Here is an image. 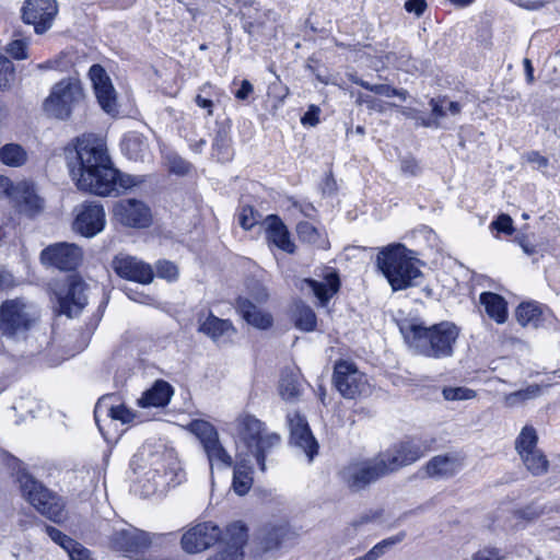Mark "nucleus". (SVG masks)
Listing matches in <instances>:
<instances>
[{
  "mask_svg": "<svg viewBox=\"0 0 560 560\" xmlns=\"http://www.w3.org/2000/svg\"><path fill=\"white\" fill-rule=\"evenodd\" d=\"M298 538V533L285 521H271L261 525L255 533L250 555L255 559H262L269 553L288 546Z\"/></svg>",
  "mask_w": 560,
  "mask_h": 560,
  "instance_id": "1a4fd4ad",
  "label": "nucleus"
},
{
  "mask_svg": "<svg viewBox=\"0 0 560 560\" xmlns=\"http://www.w3.org/2000/svg\"><path fill=\"white\" fill-rule=\"evenodd\" d=\"M84 98L81 81L73 77L65 78L52 85L43 109L49 117L66 120L83 104Z\"/></svg>",
  "mask_w": 560,
  "mask_h": 560,
  "instance_id": "0eeeda50",
  "label": "nucleus"
},
{
  "mask_svg": "<svg viewBox=\"0 0 560 560\" xmlns=\"http://www.w3.org/2000/svg\"><path fill=\"white\" fill-rule=\"evenodd\" d=\"M295 327L303 331H313L316 328L317 318L311 306L296 303L293 312Z\"/></svg>",
  "mask_w": 560,
  "mask_h": 560,
  "instance_id": "4c0bfd02",
  "label": "nucleus"
},
{
  "mask_svg": "<svg viewBox=\"0 0 560 560\" xmlns=\"http://www.w3.org/2000/svg\"><path fill=\"white\" fill-rule=\"evenodd\" d=\"M527 161L533 164L534 168L542 173H545L549 165L548 159L535 151L527 154Z\"/></svg>",
  "mask_w": 560,
  "mask_h": 560,
  "instance_id": "0e129e2a",
  "label": "nucleus"
},
{
  "mask_svg": "<svg viewBox=\"0 0 560 560\" xmlns=\"http://www.w3.org/2000/svg\"><path fill=\"white\" fill-rule=\"evenodd\" d=\"M500 550L497 548H482L471 556V560H502Z\"/></svg>",
  "mask_w": 560,
  "mask_h": 560,
  "instance_id": "bf43d9fd",
  "label": "nucleus"
},
{
  "mask_svg": "<svg viewBox=\"0 0 560 560\" xmlns=\"http://www.w3.org/2000/svg\"><path fill=\"white\" fill-rule=\"evenodd\" d=\"M517 322L522 326L538 327L541 323L542 311L535 302H526L518 305L515 312Z\"/></svg>",
  "mask_w": 560,
  "mask_h": 560,
  "instance_id": "c9c22d12",
  "label": "nucleus"
},
{
  "mask_svg": "<svg viewBox=\"0 0 560 560\" xmlns=\"http://www.w3.org/2000/svg\"><path fill=\"white\" fill-rule=\"evenodd\" d=\"M380 517V514L377 512L373 513H364L357 518H354L346 528H345V535L348 538H353L361 526L369 524Z\"/></svg>",
  "mask_w": 560,
  "mask_h": 560,
  "instance_id": "a18cd8bd",
  "label": "nucleus"
},
{
  "mask_svg": "<svg viewBox=\"0 0 560 560\" xmlns=\"http://www.w3.org/2000/svg\"><path fill=\"white\" fill-rule=\"evenodd\" d=\"M0 161L10 167H20L27 161L26 151L16 143H8L0 148Z\"/></svg>",
  "mask_w": 560,
  "mask_h": 560,
  "instance_id": "58836bf2",
  "label": "nucleus"
},
{
  "mask_svg": "<svg viewBox=\"0 0 560 560\" xmlns=\"http://www.w3.org/2000/svg\"><path fill=\"white\" fill-rule=\"evenodd\" d=\"M236 308L242 317L252 326L259 329H267L272 324V317L261 312L257 305L247 298H238Z\"/></svg>",
  "mask_w": 560,
  "mask_h": 560,
  "instance_id": "cd10ccee",
  "label": "nucleus"
},
{
  "mask_svg": "<svg viewBox=\"0 0 560 560\" xmlns=\"http://www.w3.org/2000/svg\"><path fill=\"white\" fill-rule=\"evenodd\" d=\"M170 170L175 174L185 175L189 172L190 164L179 156H174L170 160Z\"/></svg>",
  "mask_w": 560,
  "mask_h": 560,
  "instance_id": "e2e57ef3",
  "label": "nucleus"
},
{
  "mask_svg": "<svg viewBox=\"0 0 560 560\" xmlns=\"http://www.w3.org/2000/svg\"><path fill=\"white\" fill-rule=\"evenodd\" d=\"M11 203L27 215H34L43 209V199L36 194L34 186L25 180L18 182Z\"/></svg>",
  "mask_w": 560,
  "mask_h": 560,
  "instance_id": "393cba45",
  "label": "nucleus"
},
{
  "mask_svg": "<svg viewBox=\"0 0 560 560\" xmlns=\"http://www.w3.org/2000/svg\"><path fill=\"white\" fill-rule=\"evenodd\" d=\"M98 104L107 114L117 113L116 92L104 68L93 65L89 71Z\"/></svg>",
  "mask_w": 560,
  "mask_h": 560,
  "instance_id": "aec40b11",
  "label": "nucleus"
},
{
  "mask_svg": "<svg viewBox=\"0 0 560 560\" xmlns=\"http://www.w3.org/2000/svg\"><path fill=\"white\" fill-rule=\"evenodd\" d=\"M58 14L56 0H26L22 7V20L33 25L36 34L46 33Z\"/></svg>",
  "mask_w": 560,
  "mask_h": 560,
  "instance_id": "2eb2a0df",
  "label": "nucleus"
},
{
  "mask_svg": "<svg viewBox=\"0 0 560 560\" xmlns=\"http://www.w3.org/2000/svg\"><path fill=\"white\" fill-rule=\"evenodd\" d=\"M189 430L200 441L209 460L211 471L214 466L224 468L232 467V456L222 445L217 429L210 422L194 420L189 423Z\"/></svg>",
  "mask_w": 560,
  "mask_h": 560,
  "instance_id": "9d476101",
  "label": "nucleus"
},
{
  "mask_svg": "<svg viewBox=\"0 0 560 560\" xmlns=\"http://www.w3.org/2000/svg\"><path fill=\"white\" fill-rule=\"evenodd\" d=\"M115 271L122 278L133 280L143 284L153 280V271L147 265L132 256L119 255L113 261Z\"/></svg>",
  "mask_w": 560,
  "mask_h": 560,
  "instance_id": "5701e85b",
  "label": "nucleus"
},
{
  "mask_svg": "<svg viewBox=\"0 0 560 560\" xmlns=\"http://www.w3.org/2000/svg\"><path fill=\"white\" fill-rule=\"evenodd\" d=\"M404 7L408 13L420 18L424 13L428 4L425 0H407Z\"/></svg>",
  "mask_w": 560,
  "mask_h": 560,
  "instance_id": "680f3d73",
  "label": "nucleus"
},
{
  "mask_svg": "<svg viewBox=\"0 0 560 560\" xmlns=\"http://www.w3.org/2000/svg\"><path fill=\"white\" fill-rule=\"evenodd\" d=\"M108 544L113 550L130 556L147 550L152 544V537L148 532L128 526L114 529Z\"/></svg>",
  "mask_w": 560,
  "mask_h": 560,
  "instance_id": "dca6fc26",
  "label": "nucleus"
},
{
  "mask_svg": "<svg viewBox=\"0 0 560 560\" xmlns=\"http://www.w3.org/2000/svg\"><path fill=\"white\" fill-rule=\"evenodd\" d=\"M288 420L291 432V443L303 450L311 462L317 453L318 444L314 439L305 418L299 413H293L289 415Z\"/></svg>",
  "mask_w": 560,
  "mask_h": 560,
  "instance_id": "4be33fe9",
  "label": "nucleus"
},
{
  "mask_svg": "<svg viewBox=\"0 0 560 560\" xmlns=\"http://www.w3.org/2000/svg\"><path fill=\"white\" fill-rule=\"evenodd\" d=\"M244 553L238 551H219L207 560H243Z\"/></svg>",
  "mask_w": 560,
  "mask_h": 560,
  "instance_id": "338daca9",
  "label": "nucleus"
},
{
  "mask_svg": "<svg viewBox=\"0 0 560 560\" xmlns=\"http://www.w3.org/2000/svg\"><path fill=\"white\" fill-rule=\"evenodd\" d=\"M445 101H446L445 97L430 100V106L432 108V117L421 119L422 127H428V128L429 127H434V128L440 127L439 120L446 116V109L444 108Z\"/></svg>",
  "mask_w": 560,
  "mask_h": 560,
  "instance_id": "37998d69",
  "label": "nucleus"
},
{
  "mask_svg": "<svg viewBox=\"0 0 560 560\" xmlns=\"http://www.w3.org/2000/svg\"><path fill=\"white\" fill-rule=\"evenodd\" d=\"M47 535L65 550L73 546V539L52 526H46Z\"/></svg>",
  "mask_w": 560,
  "mask_h": 560,
  "instance_id": "864d4df0",
  "label": "nucleus"
},
{
  "mask_svg": "<svg viewBox=\"0 0 560 560\" xmlns=\"http://www.w3.org/2000/svg\"><path fill=\"white\" fill-rule=\"evenodd\" d=\"M339 475L342 482L352 491H360L387 476L377 455L371 459L348 464L340 470Z\"/></svg>",
  "mask_w": 560,
  "mask_h": 560,
  "instance_id": "ddd939ff",
  "label": "nucleus"
},
{
  "mask_svg": "<svg viewBox=\"0 0 560 560\" xmlns=\"http://www.w3.org/2000/svg\"><path fill=\"white\" fill-rule=\"evenodd\" d=\"M332 378L337 390L345 398L353 399L370 392L366 375L351 362L338 361L335 364Z\"/></svg>",
  "mask_w": 560,
  "mask_h": 560,
  "instance_id": "4468645a",
  "label": "nucleus"
},
{
  "mask_svg": "<svg viewBox=\"0 0 560 560\" xmlns=\"http://www.w3.org/2000/svg\"><path fill=\"white\" fill-rule=\"evenodd\" d=\"M464 465V457L459 453H448L432 457L425 465L429 477L446 479L455 476Z\"/></svg>",
  "mask_w": 560,
  "mask_h": 560,
  "instance_id": "b1692460",
  "label": "nucleus"
},
{
  "mask_svg": "<svg viewBox=\"0 0 560 560\" xmlns=\"http://www.w3.org/2000/svg\"><path fill=\"white\" fill-rule=\"evenodd\" d=\"M354 83L362 86L365 90H369L375 94L383 95L386 97L397 96L400 100L406 101L408 96L407 90L396 89L388 84H371L362 79L355 80Z\"/></svg>",
  "mask_w": 560,
  "mask_h": 560,
  "instance_id": "79ce46f5",
  "label": "nucleus"
},
{
  "mask_svg": "<svg viewBox=\"0 0 560 560\" xmlns=\"http://www.w3.org/2000/svg\"><path fill=\"white\" fill-rule=\"evenodd\" d=\"M248 539V529L242 522L237 521L226 526L222 532L220 540L226 545L223 551L243 552V547Z\"/></svg>",
  "mask_w": 560,
  "mask_h": 560,
  "instance_id": "7c9ffc66",
  "label": "nucleus"
},
{
  "mask_svg": "<svg viewBox=\"0 0 560 560\" xmlns=\"http://www.w3.org/2000/svg\"><path fill=\"white\" fill-rule=\"evenodd\" d=\"M14 77L13 63L8 58H0V90L10 86Z\"/></svg>",
  "mask_w": 560,
  "mask_h": 560,
  "instance_id": "8fccbe9b",
  "label": "nucleus"
},
{
  "mask_svg": "<svg viewBox=\"0 0 560 560\" xmlns=\"http://www.w3.org/2000/svg\"><path fill=\"white\" fill-rule=\"evenodd\" d=\"M173 396L172 386L165 381H156L139 399L141 407H164Z\"/></svg>",
  "mask_w": 560,
  "mask_h": 560,
  "instance_id": "c756f323",
  "label": "nucleus"
},
{
  "mask_svg": "<svg viewBox=\"0 0 560 560\" xmlns=\"http://www.w3.org/2000/svg\"><path fill=\"white\" fill-rule=\"evenodd\" d=\"M446 400H469L476 397V392L467 387H445L442 390Z\"/></svg>",
  "mask_w": 560,
  "mask_h": 560,
  "instance_id": "49530a36",
  "label": "nucleus"
},
{
  "mask_svg": "<svg viewBox=\"0 0 560 560\" xmlns=\"http://www.w3.org/2000/svg\"><path fill=\"white\" fill-rule=\"evenodd\" d=\"M253 470L249 460L241 455L234 466L232 487L238 495L246 494L253 485Z\"/></svg>",
  "mask_w": 560,
  "mask_h": 560,
  "instance_id": "2f4dec72",
  "label": "nucleus"
},
{
  "mask_svg": "<svg viewBox=\"0 0 560 560\" xmlns=\"http://www.w3.org/2000/svg\"><path fill=\"white\" fill-rule=\"evenodd\" d=\"M406 537L405 532H400L392 537L385 538L382 541L373 546L365 555L358 557L353 560H378L385 555L387 550L393 548L395 545L401 542Z\"/></svg>",
  "mask_w": 560,
  "mask_h": 560,
  "instance_id": "ea45409f",
  "label": "nucleus"
},
{
  "mask_svg": "<svg viewBox=\"0 0 560 560\" xmlns=\"http://www.w3.org/2000/svg\"><path fill=\"white\" fill-rule=\"evenodd\" d=\"M198 330L213 341H219L222 338L231 337L235 329L232 323L228 319H221L213 314H209L205 319L201 316L198 318Z\"/></svg>",
  "mask_w": 560,
  "mask_h": 560,
  "instance_id": "c85d7f7f",
  "label": "nucleus"
},
{
  "mask_svg": "<svg viewBox=\"0 0 560 560\" xmlns=\"http://www.w3.org/2000/svg\"><path fill=\"white\" fill-rule=\"evenodd\" d=\"M222 530L212 522L199 523L182 536V548L187 553H198L212 547L221 538Z\"/></svg>",
  "mask_w": 560,
  "mask_h": 560,
  "instance_id": "f3484780",
  "label": "nucleus"
},
{
  "mask_svg": "<svg viewBox=\"0 0 560 560\" xmlns=\"http://www.w3.org/2000/svg\"><path fill=\"white\" fill-rule=\"evenodd\" d=\"M377 266L394 291L418 285L423 277L419 260L401 244L390 245L380 252Z\"/></svg>",
  "mask_w": 560,
  "mask_h": 560,
  "instance_id": "7ed1b4c3",
  "label": "nucleus"
},
{
  "mask_svg": "<svg viewBox=\"0 0 560 560\" xmlns=\"http://www.w3.org/2000/svg\"><path fill=\"white\" fill-rule=\"evenodd\" d=\"M213 151L217 152L219 161L230 160V141L224 132L217 133L213 142Z\"/></svg>",
  "mask_w": 560,
  "mask_h": 560,
  "instance_id": "de8ad7c7",
  "label": "nucleus"
},
{
  "mask_svg": "<svg viewBox=\"0 0 560 560\" xmlns=\"http://www.w3.org/2000/svg\"><path fill=\"white\" fill-rule=\"evenodd\" d=\"M68 166L80 190L98 196L118 195L141 183L137 176L116 170L104 139L92 133L77 139L74 156L69 159Z\"/></svg>",
  "mask_w": 560,
  "mask_h": 560,
  "instance_id": "f257e3e1",
  "label": "nucleus"
},
{
  "mask_svg": "<svg viewBox=\"0 0 560 560\" xmlns=\"http://www.w3.org/2000/svg\"><path fill=\"white\" fill-rule=\"evenodd\" d=\"M18 481L23 497L45 517L61 523L66 520L63 500L49 491L42 482L37 481L26 471L18 474Z\"/></svg>",
  "mask_w": 560,
  "mask_h": 560,
  "instance_id": "423d86ee",
  "label": "nucleus"
},
{
  "mask_svg": "<svg viewBox=\"0 0 560 560\" xmlns=\"http://www.w3.org/2000/svg\"><path fill=\"white\" fill-rule=\"evenodd\" d=\"M259 218L260 215L254 210L253 207L246 206L243 207L240 212L238 222L244 230H250L258 223Z\"/></svg>",
  "mask_w": 560,
  "mask_h": 560,
  "instance_id": "3c124183",
  "label": "nucleus"
},
{
  "mask_svg": "<svg viewBox=\"0 0 560 560\" xmlns=\"http://www.w3.org/2000/svg\"><path fill=\"white\" fill-rule=\"evenodd\" d=\"M399 330L413 354L434 360L451 358L459 337V328L451 322L428 326L418 318L404 319Z\"/></svg>",
  "mask_w": 560,
  "mask_h": 560,
  "instance_id": "f03ea898",
  "label": "nucleus"
},
{
  "mask_svg": "<svg viewBox=\"0 0 560 560\" xmlns=\"http://www.w3.org/2000/svg\"><path fill=\"white\" fill-rule=\"evenodd\" d=\"M538 435L533 425H525L515 440V451L526 469L534 476L547 472L549 462L541 450L537 447Z\"/></svg>",
  "mask_w": 560,
  "mask_h": 560,
  "instance_id": "f8f14e48",
  "label": "nucleus"
},
{
  "mask_svg": "<svg viewBox=\"0 0 560 560\" xmlns=\"http://www.w3.org/2000/svg\"><path fill=\"white\" fill-rule=\"evenodd\" d=\"M266 236L269 243L278 248L292 254L295 245L291 242L289 231L283 222L275 214H270L265 220Z\"/></svg>",
  "mask_w": 560,
  "mask_h": 560,
  "instance_id": "bb28decb",
  "label": "nucleus"
},
{
  "mask_svg": "<svg viewBox=\"0 0 560 560\" xmlns=\"http://www.w3.org/2000/svg\"><path fill=\"white\" fill-rule=\"evenodd\" d=\"M108 416L124 424L131 423L136 419V413L122 404L118 406H110L108 408Z\"/></svg>",
  "mask_w": 560,
  "mask_h": 560,
  "instance_id": "09e8293b",
  "label": "nucleus"
},
{
  "mask_svg": "<svg viewBox=\"0 0 560 560\" xmlns=\"http://www.w3.org/2000/svg\"><path fill=\"white\" fill-rule=\"evenodd\" d=\"M16 285V280L14 276L7 271L0 270V291H4Z\"/></svg>",
  "mask_w": 560,
  "mask_h": 560,
  "instance_id": "774afa93",
  "label": "nucleus"
},
{
  "mask_svg": "<svg viewBox=\"0 0 560 560\" xmlns=\"http://www.w3.org/2000/svg\"><path fill=\"white\" fill-rule=\"evenodd\" d=\"M302 285H306L313 294L318 299L319 304L325 306L328 301L339 291L340 279L336 271H328L323 281L313 279H303ZM304 289V287H301Z\"/></svg>",
  "mask_w": 560,
  "mask_h": 560,
  "instance_id": "a878e982",
  "label": "nucleus"
},
{
  "mask_svg": "<svg viewBox=\"0 0 560 560\" xmlns=\"http://www.w3.org/2000/svg\"><path fill=\"white\" fill-rule=\"evenodd\" d=\"M82 260V250L72 243H56L40 253V261L45 266L60 270H73Z\"/></svg>",
  "mask_w": 560,
  "mask_h": 560,
  "instance_id": "a211bd4d",
  "label": "nucleus"
},
{
  "mask_svg": "<svg viewBox=\"0 0 560 560\" xmlns=\"http://www.w3.org/2000/svg\"><path fill=\"white\" fill-rule=\"evenodd\" d=\"M320 109L316 105H311L307 112L301 118L303 125L316 126L319 122Z\"/></svg>",
  "mask_w": 560,
  "mask_h": 560,
  "instance_id": "69168bd1",
  "label": "nucleus"
},
{
  "mask_svg": "<svg viewBox=\"0 0 560 560\" xmlns=\"http://www.w3.org/2000/svg\"><path fill=\"white\" fill-rule=\"evenodd\" d=\"M121 149L128 159L139 161L144 159L149 145L143 136L137 132H130L125 136L121 142Z\"/></svg>",
  "mask_w": 560,
  "mask_h": 560,
  "instance_id": "f704fd0d",
  "label": "nucleus"
},
{
  "mask_svg": "<svg viewBox=\"0 0 560 560\" xmlns=\"http://www.w3.org/2000/svg\"><path fill=\"white\" fill-rule=\"evenodd\" d=\"M114 215L122 225L130 228H147L152 221L150 209L136 199L118 201L114 208Z\"/></svg>",
  "mask_w": 560,
  "mask_h": 560,
  "instance_id": "6ab92c4d",
  "label": "nucleus"
},
{
  "mask_svg": "<svg viewBox=\"0 0 560 560\" xmlns=\"http://www.w3.org/2000/svg\"><path fill=\"white\" fill-rule=\"evenodd\" d=\"M279 394L285 401H295L301 394L298 374L293 371L283 372L279 382Z\"/></svg>",
  "mask_w": 560,
  "mask_h": 560,
  "instance_id": "e433bc0d",
  "label": "nucleus"
},
{
  "mask_svg": "<svg viewBox=\"0 0 560 560\" xmlns=\"http://www.w3.org/2000/svg\"><path fill=\"white\" fill-rule=\"evenodd\" d=\"M480 303L485 306L487 315L498 324H503L508 318L505 300L493 292L480 294Z\"/></svg>",
  "mask_w": 560,
  "mask_h": 560,
  "instance_id": "473e14b6",
  "label": "nucleus"
},
{
  "mask_svg": "<svg viewBox=\"0 0 560 560\" xmlns=\"http://www.w3.org/2000/svg\"><path fill=\"white\" fill-rule=\"evenodd\" d=\"M70 557V560H94L92 558L91 551L73 540V546L66 550Z\"/></svg>",
  "mask_w": 560,
  "mask_h": 560,
  "instance_id": "4d7b16f0",
  "label": "nucleus"
},
{
  "mask_svg": "<svg viewBox=\"0 0 560 560\" xmlns=\"http://www.w3.org/2000/svg\"><path fill=\"white\" fill-rule=\"evenodd\" d=\"M434 439L410 438L393 444L377 456L387 475L409 466L432 450Z\"/></svg>",
  "mask_w": 560,
  "mask_h": 560,
  "instance_id": "6e6552de",
  "label": "nucleus"
},
{
  "mask_svg": "<svg viewBox=\"0 0 560 560\" xmlns=\"http://www.w3.org/2000/svg\"><path fill=\"white\" fill-rule=\"evenodd\" d=\"M400 170L405 175L418 176L421 173L419 163L413 158H405L401 160Z\"/></svg>",
  "mask_w": 560,
  "mask_h": 560,
  "instance_id": "052dcab7",
  "label": "nucleus"
},
{
  "mask_svg": "<svg viewBox=\"0 0 560 560\" xmlns=\"http://www.w3.org/2000/svg\"><path fill=\"white\" fill-rule=\"evenodd\" d=\"M296 233L302 242L310 244H317L320 238L318 230L306 221L298 223Z\"/></svg>",
  "mask_w": 560,
  "mask_h": 560,
  "instance_id": "c03bdc74",
  "label": "nucleus"
},
{
  "mask_svg": "<svg viewBox=\"0 0 560 560\" xmlns=\"http://www.w3.org/2000/svg\"><path fill=\"white\" fill-rule=\"evenodd\" d=\"M234 423L237 436L256 459L260 470L265 472L266 457L280 444V435L275 432H266L264 422L249 413H241Z\"/></svg>",
  "mask_w": 560,
  "mask_h": 560,
  "instance_id": "39448f33",
  "label": "nucleus"
},
{
  "mask_svg": "<svg viewBox=\"0 0 560 560\" xmlns=\"http://www.w3.org/2000/svg\"><path fill=\"white\" fill-rule=\"evenodd\" d=\"M74 230L86 237H92L103 231L105 226V212L101 205L95 202L83 203L74 220Z\"/></svg>",
  "mask_w": 560,
  "mask_h": 560,
  "instance_id": "412c9836",
  "label": "nucleus"
},
{
  "mask_svg": "<svg viewBox=\"0 0 560 560\" xmlns=\"http://www.w3.org/2000/svg\"><path fill=\"white\" fill-rule=\"evenodd\" d=\"M162 459L165 475H172L168 483L173 486L179 485L185 479V471L179 460L174 456L172 451H163L161 455L153 456L152 465L159 464L158 459Z\"/></svg>",
  "mask_w": 560,
  "mask_h": 560,
  "instance_id": "72a5a7b5",
  "label": "nucleus"
},
{
  "mask_svg": "<svg viewBox=\"0 0 560 560\" xmlns=\"http://www.w3.org/2000/svg\"><path fill=\"white\" fill-rule=\"evenodd\" d=\"M8 54L18 60L27 58V44L22 39L11 42L7 47Z\"/></svg>",
  "mask_w": 560,
  "mask_h": 560,
  "instance_id": "5fc2aeb1",
  "label": "nucleus"
},
{
  "mask_svg": "<svg viewBox=\"0 0 560 560\" xmlns=\"http://www.w3.org/2000/svg\"><path fill=\"white\" fill-rule=\"evenodd\" d=\"M541 394V387L537 384H532L524 389L510 393L504 396V405L506 407H515L527 400L534 399Z\"/></svg>",
  "mask_w": 560,
  "mask_h": 560,
  "instance_id": "a19ab883",
  "label": "nucleus"
},
{
  "mask_svg": "<svg viewBox=\"0 0 560 560\" xmlns=\"http://www.w3.org/2000/svg\"><path fill=\"white\" fill-rule=\"evenodd\" d=\"M18 183H13L9 177L0 175V199H7L10 202L15 197Z\"/></svg>",
  "mask_w": 560,
  "mask_h": 560,
  "instance_id": "6e6d98bb",
  "label": "nucleus"
},
{
  "mask_svg": "<svg viewBox=\"0 0 560 560\" xmlns=\"http://www.w3.org/2000/svg\"><path fill=\"white\" fill-rule=\"evenodd\" d=\"M85 283L75 275L54 284V294L58 302L59 313L68 317L77 316L86 305Z\"/></svg>",
  "mask_w": 560,
  "mask_h": 560,
  "instance_id": "9b49d317",
  "label": "nucleus"
},
{
  "mask_svg": "<svg viewBox=\"0 0 560 560\" xmlns=\"http://www.w3.org/2000/svg\"><path fill=\"white\" fill-rule=\"evenodd\" d=\"M491 225L499 232H503L508 235H511L514 232L512 219L508 214H500Z\"/></svg>",
  "mask_w": 560,
  "mask_h": 560,
  "instance_id": "13d9d810",
  "label": "nucleus"
},
{
  "mask_svg": "<svg viewBox=\"0 0 560 560\" xmlns=\"http://www.w3.org/2000/svg\"><path fill=\"white\" fill-rule=\"evenodd\" d=\"M156 275L160 278L172 281L177 278L178 270L173 262L167 260H160L156 264Z\"/></svg>",
  "mask_w": 560,
  "mask_h": 560,
  "instance_id": "603ef678",
  "label": "nucleus"
},
{
  "mask_svg": "<svg viewBox=\"0 0 560 560\" xmlns=\"http://www.w3.org/2000/svg\"><path fill=\"white\" fill-rule=\"evenodd\" d=\"M38 320L37 307L24 298L8 299L0 305V334L8 340H24Z\"/></svg>",
  "mask_w": 560,
  "mask_h": 560,
  "instance_id": "20e7f679",
  "label": "nucleus"
}]
</instances>
